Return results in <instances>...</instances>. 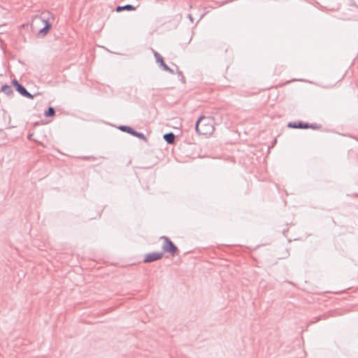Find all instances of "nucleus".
<instances>
[{
	"label": "nucleus",
	"instance_id": "f257e3e1",
	"mask_svg": "<svg viewBox=\"0 0 358 358\" xmlns=\"http://www.w3.org/2000/svg\"><path fill=\"white\" fill-rule=\"evenodd\" d=\"M195 130L200 135L208 136L214 131V119L212 117L201 116L195 124Z\"/></svg>",
	"mask_w": 358,
	"mask_h": 358
},
{
	"label": "nucleus",
	"instance_id": "f03ea898",
	"mask_svg": "<svg viewBox=\"0 0 358 358\" xmlns=\"http://www.w3.org/2000/svg\"><path fill=\"white\" fill-rule=\"evenodd\" d=\"M160 239L163 240V243L162 245V248L163 250L162 252H167L171 254L172 256H174L178 251L177 246L167 236H163L160 238Z\"/></svg>",
	"mask_w": 358,
	"mask_h": 358
},
{
	"label": "nucleus",
	"instance_id": "7ed1b4c3",
	"mask_svg": "<svg viewBox=\"0 0 358 358\" xmlns=\"http://www.w3.org/2000/svg\"><path fill=\"white\" fill-rule=\"evenodd\" d=\"M119 129L122 131L127 132L134 136H136L145 142L148 141L146 136L141 132L135 131L133 128L129 126L122 125L119 127Z\"/></svg>",
	"mask_w": 358,
	"mask_h": 358
},
{
	"label": "nucleus",
	"instance_id": "20e7f679",
	"mask_svg": "<svg viewBox=\"0 0 358 358\" xmlns=\"http://www.w3.org/2000/svg\"><path fill=\"white\" fill-rule=\"evenodd\" d=\"M12 84L15 87V90L23 96L31 99L34 98V95L30 94L16 79H13L12 80Z\"/></svg>",
	"mask_w": 358,
	"mask_h": 358
},
{
	"label": "nucleus",
	"instance_id": "39448f33",
	"mask_svg": "<svg viewBox=\"0 0 358 358\" xmlns=\"http://www.w3.org/2000/svg\"><path fill=\"white\" fill-rule=\"evenodd\" d=\"M154 56L156 59L157 63L159 64V66L164 71H167L171 74H174V71L165 64L163 57L157 52L154 51Z\"/></svg>",
	"mask_w": 358,
	"mask_h": 358
},
{
	"label": "nucleus",
	"instance_id": "423d86ee",
	"mask_svg": "<svg viewBox=\"0 0 358 358\" xmlns=\"http://www.w3.org/2000/svg\"><path fill=\"white\" fill-rule=\"evenodd\" d=\"M164 256V252H151L147 254L143 259V262L150 263L162 259Z\"/></svg>",
	"mask_w": 358,
	"mask_h": 358
},
{
	"label": "nucleus",
	"instance_id": "0eeeda50",
	"mask_svg": "<svg viewBox=\"0 0 358 358\" xmlns=\"http://www.w3.org/2000/svg\"><path fill=\"white\" fill-rule=\"evenodd\" d=\"M38 18L44 23V27L38 31V34L39 36H44L48 33L49 30L52 27V24L47 19H43L41 17H39Z\"/></svg>",
	"mask_w": 358,
	"mask_h": 358
},
{
	"label": "nucleus",
	"instance_id": "6e6552de",
	"mask_svg": "<svg viewBox=\"0 0 358 358\" xmlns=\"http://www.w3.org/2000/svg\"><path fill=\"white\" fill-rule=\"evenodd\" d=\"M288 127H292V128H300V129H308V128H312V129H316L317 127L316 126H309L308 124H303V123H301V122H299V123H289L288 124Z\"/></svg>",
	"mask_w": 358,
	"mask_h": 358
},
{
	"label": "nucleus",
	"instance_id": "1a4fd4ad",
	"mask_svg": "<svg viewBox=\"0 0 358 358\" xmlns=\"http://www.w3.org/2000/svg\"><path fill=\"white\" fill-rule=\"evenodd\" d=\"M136 9V6H134L131 4H127L124 6H118L115 8V11L117 13L122 12L123 10L132 11Z\"/></svg>",
	"mask_w": 358,
	"mask_h": 358
},
{
	"label": "nucleus",
	"instance_id": "9d476101",
	"mask_svg": "<svg viewBox=\"0 0 358 358\" xmlns=\"http://www.w3.org/2000/svg\"><path fill=\"white\" fill-rule=\"evenodd\" d=\"M164 139L168 144H173L175 142L176 136L173 133L169 132L164 135Z\"/></svg>",
	"mask_w": 358,
	"mask_h": 358
},
{
	"label": "nucleus",
	"instance_id": "9b49d317",
	"mask_svg": "<svg viewBox=\"0 0 358 358\" xmlns=\"http://www.w3.org/2000/svg\"><path fill=\"white\" fill-rule=\"evenodd\" d=\"M1 91L8 96L13 94V91L12 90L11 86H10L8 85H3L1 87Z\"/></svg>",
	"mask_w": 358,
	"mask_h": 358
},
{
	"label": "nucleus",
	"instance_id": "f8f14e48",
	"mask_svg": "<svg viewBox=\"0 0 358 358\" xmlns=\"http://www.w3.org/2000/svg\"><path fill=\"white\" fill-rule=\"evenodd\" d=\"M45 117H53L55 115V110L50 106L44 113Z\"/></svg>",
	"mask_w": 358,
	"mask_h": 358
},
{
	"label": "nucleus",
	"instance_id": "ddd939ff",
	"mask_svg": "<svg viewBox=\"0 0 358 358\" xmlns=\"http://www.w3.org/2000/svg\"><path fill=\"white\" fill-rule=\"evenodd\" d=\"M187 17L189 19V20H190V22H191L192 23H193V22H194V18H193V17H192V14H188V15H187Z\"/></svg>",
	"mask_w": 358,
	"mask_h": 358
},
{
	"label": "nucleus",
	"instance_id": "4468645a",
	"mask_svg": "<svg viewBox=\"0 0 358 358\" xmlns=\"http://www.w3.org/2000/svg\"><path fill=\"white\" fill-rule=\"evenodd\" d=\"M178 76H181L182 78V80H184L185 78H184V76H183L182 73L181 71H178Z\"/></svg>",
	"mask_w": 358,
	"mask_h": 358
},
{
	"label": "nucleus",
	"instance_id": "2eb2a0df",
	"mask_svg": "<svg viewBox=\"0 0 358 358\" xmlns=\"http://www.w3.org/2000/svg\"><path fill=\"white\" fill-rule=\"evenodd\" d=\"M90 157H83V159H89Z\"/></svg>",
	"mask_w": 358,
	"mask_h": 358
}]
</instances>
